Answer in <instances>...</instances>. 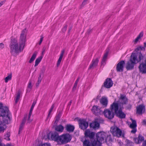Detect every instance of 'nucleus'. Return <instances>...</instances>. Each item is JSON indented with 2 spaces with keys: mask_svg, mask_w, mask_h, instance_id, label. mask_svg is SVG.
<instances>
[{
  "mask_svg": "<svg viewBox=\"0 0 146 146\" xmlns=\"http://www.w3.org/2000/svg\"><path fill=\"white\" fill-rule=\"evenodd\" d=\"M144 46H140L135 50V53H132L130 58L126 63L127 70L133 69L135 64H139L138 66L139 71L142 74H146V56L143 52L145 51L146 42L144 43Z\"/></svg>",
  "mask_w": 146,
  "mask_h": 146,
  "instance_id": "f257e3e1",
  "label": "nucleus"
},
{
  "mask_svg": "<svg viewBox=\"0 0 146 146\" xmlns=\"http://www.w3.org/2000/svg\"><path fill=\"white\" fill-rule=\"evenodd\" d=\"M26 29H25L22 31L21 34L19 42V47L16 39L13 38L11 40L9 47L11 50L10 52L13 55L15 56V53L21 52L23 50L26 42Z\"/></svg>",
  "mask_w": 146,
  "mask_h": 146,
  "instance_id": "f03ea898",
  "label": "nucleus"
},
{
  "mask_svg": "<svg viewBox=\"0 0 146 146\" xmlns=\"http://www.w3.org/2000/svg\"><path fill=\"white\" fill-rule=\"evenodd\" d=\"M120 100H122V102H113L110 106V109L112 111L114 110L115 115L120 119H122L125 117L126 114L122 111L123 108V105L126 104L128 102V99L125 95L120 94Z\"/></svg>",
  "mask_w": 146,
  "mask_h": 146,
  "instance_id": "7ed1b4c3",
  "label": "nucleus"
},
{
  "mask_svg": "<svg viewBox=\"0 0 146 146\" xmlns=\"http://www.w3.org/2000/svg\"><path fill=\"white\" fill-rule=\"evenodd\" d=\"M11 115L8 108L4 107L3 104L0 103V117H3V123L1 121L0 124L4 126L10 123L11 120Z\"/></svg>",
  "mask_w": 146,
  "mask_h": 146,
  "instance_id": "20e7f679",
  "label": "nucleus"
},
{
  "mask_svg": "<svg viewBox=\"0 0 146 146\" xmlns=\"http://www.w3.org/2000/svg\"><path fill=\"white\" fill-rule=\"evenodd\" d=\"M107 133L104 132L100 131L97 133L96 135V139L95 138V140L92 143V146H101L102 143L101 142H104Z\"/></svg>",
  "mask_w": 146,
  "mask_h": 146,
  "instance_id": "39448f33",
  "label": "nucleus"
},
{
  "mask_svg": "<svg viewBox=\"0 0 146 146\" xmlns=\"http://www.w3.org/2000/svg\"><path fill=\"white\" fill-rule=\"evenodd\" d=\"M61 140L59 143V145H62L70 142L71 140V136L69 133L62 134L60 135Z\"/></svg>",
  "mask_w": 146,
  "mask_h": 146,
  "instance_id": "423d86ee",
  "label": "nucleus"
},
{
  "mask_svg": "<svg viewBox=\"0 0 146 146\" xmlns=\"http://www.w3.org/2000/svg\"><path fill=\"white\" fill-rule=\"evenodd\" d=\"M50 135L51 140L57 142V144L59 145V143L61 139L60 135L59 136L58 133L56 131L54 133H49L47 134V138L49 139L50 138Z\"/></svg>",
  "mask_w": 146,
  "mask_h": 146,
  "instance_id": "0eeeda50",
  "label": "nucleus"
},
{
  "mask_svg": "<svg viewBox=\"0 0 146 146\" xmlns=\"http://www.w3.org/2000/svg\"><path fill=\"white\" fill-rule=\"evenodd\" d=\"M80 128L83 130L86 129L88 126V122L84 119H79L78 121Z\"/></svg>",
  "mask_w": 146,
  "mask_h": 146,
  "instance_id": "6e6552de",
  "label": "nucleus"
},
{
  "mask_svg": "<svg viewBox=\"0 0 146 146\" xmlns=\"http://www.w3.org/2000/svg\"><path fill=\"white\" fill-rule=\"evenodd\" d=\"M108 109H106L103 111V113L106 117L109 119H112L114 117L115 112H112Z\"/></svg>",
  "mask_w": 146,
  "mask_h": 146,
  "instance_id": "1a4fd4ad",
  "label": "nucleus"
},
{
  "mask_svg": "<svg viewBox=\"0 0 146 146\" xmlns=\"http://www.w3.org/2000/svg\"><path fill=\"white\" fill-rule=\"evenodd\" d=\"M97 106H93L92 109V111L93 113L96 115H99L103 113V111L101 110V108H99Z\"/></svg>",
  "mask_w": 146,
  "mask_h": 146,
  "instance_id": "9d476101",
  "label": "nucleus"
},
{
  "mask_svg": "<svg viewBox=\"0 0 146 146\" xmlns=\"http://www.w3.org/2000/svg\"><path fill=\"white\" fill-rule=\"evenodd\" d=\"M125 64L124 60L119 62L117 64L116 70L117 72H122L123 71L124 65Z\"/></svg>",
  "mask_w": 146,
  "mask_h": 146,
  "instance_id": "9b49d317",
  "label": "nucleus"
},
{
  "mask_svg": "<svg viewBox=\"0 0 146 146\" xmlns=\"http://www.w3.org/2000/svg\"><path fill=\"white\" fill-rule=\"evenodd\" d=\"M113 84V82L111 79V78H108L104 82V85L102 86L101 89H103L104 87L107 88H110L112 86Z\"/></svg>",
  "mask_w": 146,
  "mask_h": 146,
  "instance_id": "f8f14e48",
  "label": "nucleus"
},
{
  "mask_svg": "<svg viewBox=\"0 0 146 146\" xmlns=\"http://www.w3.org/2000/svg\"><path fill=\"white\" fill-rule=\"evenodd\" d=\"M144 137L141 134H139L137 137H134L133 138V141L136 144L141 143L144 141Z\"/></svg>",
  "mask_w": 146,
  "mask_h": 146,
  "instance_id": "ddd939ff",
  "label": "nucleus"
},
{
  "mask_svg": "<svg viewBox=\"0 0 146 146\" xmlns=\"http://www.w3.org/2000/svg\"><path fill=\"white\" fill-rule=\"evenodd\" d=\"M100 56H99L98 58H96L93 59L91 64H90L89 68L88 69H92L94 67H96L98 63L99 62V59L100 58Z\"/></svg>",
  "mask_w": 146,
  "mask_h": 146,
  "instance_id": "4468645a",
  "label": "nucleus"
},
{
  "mask_svg": "<svg viewBox=\"0 0 146 146\" xmlns=\"http://www.w3.org/2000/svg\"><path fill=\"white\" fill-rule=\"evenodd\" d=\"M108 102V99L106 97L103 96L100 100V103L103 108H106L107 106Z\"/></svg>",
  "mask_w": 146,
  "mask_h": 146,
  "instance_id": "2eb2a0df",
  "label": "nucleus"
},
{
  "mask_svg": "<svg viewBox=\"0 0 146 146\" xmlns=\"http://www.w3.org/2000/svg\"><path fill=\"white\" fill-rule=\"evenodd\" d=\"M104 122V120L103 119H101L100 118L96 119L94 122V129H98L100 126V123H103Z\"/></svg>",
  "mask_w": 146,
  "mask_h": 146,
  "instance_id": "dca6fc26",
  "label": "nucleus"
},
{
  "mask_svg": "<svg viewBox=\"0 0 146 146\" xmlns=\"http://www.w3.org/2000/svg\"><path fill=\"white\" fill-rule=\"evenodd\" d=\"M145 110V106L143 104L139 105L137 107V113L139 114H142L143 110Z\"/></svg>",
  "mask_w": 146,
  "mask_h": 146,
  "instance_id": "f3484780",
  "label": "nucleus"
},
{
  "mask_svg": "<svg viewBox=\"0 0 146 146\" xmlns=\"http://www.w3.org/2000/svg\"><path fill=\"white\" fill-rule=\"evenodd\" d=\"M116 132L113 135V136L119 137L122 136L123 137H124V133H122V131L119 128L117 129V130H116Z\"/></svg>",
  "mask_w": 146,
  "mask_h": 146,
  "instance_id": "a211bd4d",
  "label": "nucleus"
},
{
  "mask_svg": "<svg viewBox=\"0 0 146 146\" xmlns=\"http://www.w3.org/2000/svg\"><path fill=\"white\" fill-rule=\"evenodd\" d=\"M74 129V127L71 124H68L66 125V129L69 132H72Z\"/></svg>",
  "mask_w": 146,
  "mask_h": 146,
  "instance_id": "6ab92c4d",
  "label": "nucleus"
},
{
  "mask_svg": "<svg viewBox=\"0 0 146 146\" xmlns=\"http://www.w3.org/2000/svg\"><path fill=\"white\" fill-rule=\"evenodd\" d=\"M64 52L65 50H62L61 52V53L60 54L59 58L57 64V66L58 67L59 66L60 63Z\"/></svg>",
  "mask_w": 146,
  "mask_h": 146,
  "instance_id": "aec40b11",
  "label": "nucleus"
},
{
  "mask_svg": "<svg viewBox=\"0 0 146 146\" xmlns=\"http://www.w3.org/2000/svg\"><path fill=\"white\" fill-rule=\"evenodd\" d=\"M112 141V138L111 137V135H107V136H106V137H105V138L104 142H105L107 144H108V143H111V142Z\"/></svg>",
  "mask_w": 146,
  "mask_h": 146,
  "instance_id": "412c9836",
  "label": "nucleus"
},
{
  "mask_svg": "<svg viewBox=\"0 0 146 146\" xmlns=\"http://www.w3.org/2000/svg\"><path fill=\"white\" fill-rule=\"evenodd\" d=\"M108 54V52H106L104 54V56L102 59V61L101 62V66L102 65L104 66L106 64Z\"/></svg>",
  "mask_w": 146,
  "mask_h": 146,
  "instance_id": "4be33fe9",
  "label": "nucleus"
},
{
  "mask_svg": "<svg viewBox=\"0 0 146 146\" xmlns=\"http://www.w3.org/2000/svg\"><path fill=\"white\" fill-rule=\"evenodd\" d=\"M130 119L131 120L132 123L130 125L129 127L131 129L136 128L137 126L136 121L132 118H131Z\"/></svg>",
  "mask_w": 146,
  "mask_h": 146,
  "instance_id": "5701e85b",
  "label": "nucleus"
},
{
  "mask_svg": "<svg viewBox=\"0 0 146 146\" xmlns=\"http://www.w3.org/2000/svg\"><path fill=\"white\" fill-rule=\"evenodd\" d=\"M55 130L56 131L58 132H62L64 130L63 126L61 125L56 126L55 127Z\"/></svg>",
  "mask_w": 146,
  "mask_h": 146,
  "instance_id": "b1692460",
  "label": "nucleus"
},
{
  "mask_svg": "<svg viewBox=\"0 0 146 146\" xmlns=\"http://www.w3.org/2000/svg\"><path fill=\"white\" fill-rule=\"evenodd\" d=\"M37 53V52L36 51L34 52L29 61V63H31L34 61L35 58H36Z\"/></svg>",
  "mask_w": 146,
  "mask_h": 146,
  "instance_id": "393cba45",
  "label": "nucleus"
},
{
  "mask_svg": "<svg viewBox=\"0 0 146 146\" xmlns=\"http://www.w3.org/2000/svg\"><path fill=\"white\" fill-rule=\"evenodd\" d=\"M143 31H141V32L139 33L138 35L137 36L134 40V42L135 43H137L138 41V40L143 36Z\"/></svg>",
  "mask_w": 146,
  "mask_h": 146,
  "instance_id": "a878e982",
  "label": "nucleus"
},
{
  "mask_svg": "<svg viewBox=\"0 0 146 146\" xmlns=\"http://www.w3.org/2000/svg\"><path fill=\"white\" fill-rule=\"evenodd\" d=\"M119 128L118 127H117L116 126H114L113 127H112L111 128L110 131L112 133L113 135L116 132V130H117V129H118Z\"/></svg>",
  "mask_w": 146,
  "mask_h": 146,
  "instance_id": "bb28decb",
  "label": "nucleus"
},
{
  "mask_svg": "<svg viewBox=\"0 0 146 146\" xmlns=\"http://www.w3.org/2000/svg\"><path fill=\"white\" fill-rule=\"evenodd\" d=\"M21 93V90H19L17 94V95L15 97V103L16 104L18 102L20 98V94Z\"/></svg>",
  "mask_w": 146,
  "mask_h": 146,
  "instance_id": "cd10ccee",
  "label": "nucleus"
},
{
  "mask_svg": "<svg viewBox=\"0 0 146 146\" xmlns=\"http://www.w3.org/2000/svg\"><path fill=\"white\" fill-rule=\"evenodd\" d=\"M43 56H40L35 61V66L36 67L37 66L39 62L41 61Z\"/></svg>",
  "mask_w": 146,
  "mask_h": 146,
  "instance_id": "c85d7f7f",
  "label": "nucleus"
},
{
  "mask_svg": "<svg viewBox=\"0 0 146 146\" xmlns=\"http://www.w3.org/2000/svg\"><path fill=\"white\" fill-rule=\"evenodd\" d=\"M36 100H34V101L32 105L31 106L29 112V113H32V112L33 110V109L34 108V107L36 104Z\"/></svg>",
  "mask_w": 146,
  "mask_h": 146,
  "instance_id": "c756f323",
  "label": "nucleus"
},
{
  "mask_svg": "<svg viewBox=\"0 0 146 146\" xmlns=\"http://www.w3.org/2000/svg\"><path fill=\"white\" fill-rule=\"evenodd\" d=\"M12 78V74H10L5 79V82L6 83L8 82L9 80H11Z\"/></svg>",
  "mask_w": 146,
  "mask_h": 146,
  "instance_id": "7c9ffc66",
  "label": "nucleus"
},
{
  "mask_svg": "<svg viewBox=\"0 0 146 146\" xmlns=\"http://www.w3.org/2000/svg\"><path fill=\"white\" fill-rule=\"evenodd\" d=\"M79 78H78L76 80V81H75V82L74 83V86H73V88H72L73 90H75L76 89V87H77V85L78 83V82L79 80Z\"/></svg>",
  "mask_w": 146,
  "mask_h": 146,
  "instance_id": "2f4dec72",
  "label": "nucleus"
},
{
  "mask_svg": "<svg viewBox=\"0 0 146 146\" xmlns=\"http://www.w3.org/2000/svg\"><path fill=\"white\" fill-rule=\"evenodd\" d=\"M127 146H133V143L131 141L127 140Z\"/></svg>",
  "mask_w": 146,
  "mask_h": 146,
  "instance_id": "473e14b6",
  "label": "nucleus"
},
{
  "mask_svg": "<svg viewBox=\"0 0 146 146\" xmlns=\"http://www.w3.org/2000/svg\"><path fill=\"white\" fill-rule=\"evenodd\" d=\"M32 113H29L28 118L27 122V124L28 123H30L32 121V119H30Z\"/></svg>",
  "mask_w": 146,
  "mask_h": 146,
  "instance_id": "72a5a7b5",
  "label": "nucleus"
},
{
  "mask_svg": "<svg viewBox=\"0 0 146 146\" xmlns=\"http://www.w3.org/2000/svg\"><path fill=\"white\" fill-rule=\"evenodd\" d=\"M6 138L5 139H6L8 141H10V139L9 138L10 136V133L9 132H7L6 134L5 135Z\"/></svg>",
  "mask_w": 146,
  "mask_h": 146,
  "instance_id": "f704fd0d",
  "label": "nucleus"
},
{
  "mask_svg": "<svg viewBox=\"0 0 146 146\" xmlns=\"http://www.w3.org/2000/svg\"><path fill=\"white\" fill-rule=\"evenodd\" d=\"M54 107V104H53L52 105V106L49 110V112L48 113V117H49V116L50 114V113H51V112H52Z\"/></svg>",
  "mask_w": 146,
  "mask_h": 146,
  "instance_id": "c9c22d12",
  "label": "nucleus"
},
{
  "mask_svg": "<svg viewBox=\"0 0 146 146\" xmlns=\"http://www.w3.org/2000/svg\"><path fill=\"white\" fill-rule=\"evenodd\" d=\"M46 70V68L44 66H42L41 70L40 72V74H41V75H43L44 73L45 72V71Z\"/></svg>",
  "mask_w": 146,
  "mask_h": 146,
  "instance_id": "e433bc0d",
  "label": "nucleus"
},
{
  "mask_svg": "<svg viewBox=\"0 0 146 146\" xmlns=\"http://www.w3.org/2000/svg\"><path fill=\"white\" fill-rule=\"evenodd\" d=\"M24 126V125L21 124H20L18 134H19L20 133V132L21 131L23 130V128Z\"/></svg>",
  "mask_w": 146,
  "mask_h": 146,
  "instance_id": "4c0bfd02",
  "label": "nucleus"
},
{
  "mask_svg": "<svg viewBox=\"0 0 146 146\" xmlns=\"http://www.w3.org/2000/svg\"><path fill=\"white\" fill-rule=\"evenodd\" d=\"M27 117H25L23 119L22 122L21 124L24 125V124L26 122L27 120Z\"/></svg>",
  "mask_w": 146,
  "mask_h": 146,
  "instance_id": "58836bf2",
  "label": "nucleus"
},
{
  "mask_svg": "<svg viewBox=\"0 0 146 146\" xmlns=\"http://www.w3.org/2000/svg\"><path fill=\"white\" fill-rule=\"evenodd\" d=\"M28 88L31 89L32 88V82L31 81H29V84L28 86Z\"/></svg>",
  "mask_w": 146,
  "mask_h": 146,
  "instance_id": "ea45409f",
  "label": "nucleus"
},
{
  "mask_svg": "<svg viewBox=\"0 0 146 146\" xmlns=\"http://www.w3.org/2000/svg\"><path fill=\"white\" fill-rule=\"evenodd\" d=\"M60 118L59 117H57L56 116V119L54 122V124L55 125H56L58 121H59Z\"/></svg>",
  "mask_w": 146,
  "mask_h": 146,
  "instance_id": "a19ab883",
  "label": "nucleus"
},
{
  "mask_svg": "<svg viewBox=\"0 0 146 146\" xmlns=\"http://www.w3.org/2000/svg\"><path fill=\"white\" fill-rule=\"evenodd\" d=\"M42 79V78L41 77V74H40L39 77H38V80L37 81V82H38V83H40Z\"/></svg>",
  "mask_w": 146,
  "mask_h": 146,
  "instance_id": "79ce46f5",
  "label": "nucleus"
},
{
  "mask_svg": "<svg viewBox=\"0 0 146 146\" xmlns=\"http://www.w3.org/2000/svg\"><path fill=\"white\" fill-rule=\"evenodd\" d=\"M67 25H66L62 29V31L63 32H65L67 28Z\"/></svg>",
  "mask_w": 146,
  "mask_h": 146,
  "instance_id": "37998d69",
  "label": "nucleus"
},
{
  "mask_svg": "<svg viewBox=\"0 0 146 146\" xmlns=\"http://www.w3.org/2000/svg\"><path fill=\"white\" fill-rule=\"evenodd\" d=\"M41 146H51V145L50 143H46L41 144Z\"/></svg>",
  "mask_w": 146,
  "mask_h": 146,
  "instance_id": "c03bdc74",
  "label": "nucleus"
},
{
  "mask_svg": "<svg viewBox=\"0 0 146 146\" xmlns=\"http://www.w3.org/2000/svg\"><path fill=\"white\" fill-rule=\"evenodd\" d=\"M132 129L131 131V133H135L137 131V129L136 128H132Z\"/></svg>",
  "mask_w": 146,
  "mask_h": 146,
  "instance_id": "a18cd8bd",
  "label": "nucleus"
},
{
  "mask_svg": "<svg viewBox=\"0 0 146 146\" xmlns=\"http://www.w3.org/2000/svg\"><path fill=\"white\" fill-rule=\"evenodd\" d=\"M43 38V37L42 35H41L40 36V39L39 42V45H40L41 44V43L42 41Z\"/></svg>",
  "mask_w": 146,
  "mask_h": 146,
  "instance_id": "49530a36",
  "label": "nucleus"
},
{
  "mask_svg": "<svg viewBox=\"0 0 146 146\" xmlns=\"http://www.w3.org/2000/svg\"><path fill=\"white\" fill-rule=\"evenodd\" d=\"M131 105L130 104H129L126 107V108L127 110H130L131 108Z\"/></svg>",
  "mask_w": 146,
  "mask_h": 146,
  "instance_id": "de8ad7c7",
  "label": "nucleus"
},
{
  "mask_svg": "<svg viewBox=\"0 0 146 146\" xmlns=\"http://www.w3.org/2000/svg\"><path fill=\"white\" fill-rule=\"evenodd\" d=\"M88 0H84L82 4V6H84L86 4V2H87Z\"/></svg>",
  "mask_w": 146,
  "mask_h": 146,
  "instance_id": "09e8293b",
  "label": "nucleus"
},
{
  "mask_svg": "<svg viewBox=\"0 0 146 146\" xmlns=\"http://www.w3.org/2000/svg\"><path fill=\"white\" fill-rule=\"evenodd\" d=\"M88 0H84L82 4V6H84L86 4V2H87Z\"/></svg>",
  "mask_w": 146,
  "mask_h": 146,
  "instance_id": "8fccbe9b",
  "label": "nucleus"
},
{
  "mask_svg": "<svg viewBox=\"0 0 146 146\" xmlns=\"http://www.w3.org/2000/svg\"><path fill=\"white\" fill-rule=\"evenodd\" d=\"M62 115V113L61 112H59L58 115L56 116L57 117L60 118Z\"/></svg>",
  "mask_w": 146,
  "mask_h": 146,
  "instance_id": "3c124183",
  "label": "nucleus"
},
{
  "mask_svg": "<svg viewBox=\"0 0 146 146\" xmlns=\"http://www.w3.org/2000/svg\"><path fill=\"white\" fill-rule=\"evenodd\" d=\"M89 126L90 128H93L94 129V122L90 123Z\"/></svg>",
  "mask_w": 146,
  "mask_h": 146,
  "instance_id": "603ef678",
  "label": "nucleus"
},
{
  "mask_svg": "<svg viewBox=\"0 0 146 146\" xmlns=\"http://www.w3.org/2000/svg\"><path fill=\"white\" fill-rule=\"evenodd\" d=\"M142 124L144 125H146V120L144 119L142 122Z\"/></svg>",
  "mask_w": 146,
  "mask_h": 146,
  "instance_id": "864d4df0",
  "label": "nucleus"
},
{
  "mask_svg": "<svg viewBox=\"0 0 146 146\" xmlns=\"http://www.w3.org/2000/svg\"><path fill=\"white\" fill-rule=\"evenodd\" d=\"M92 31V29H89L88 30L87 32V33L88 34H89Z\"/></svg>",
  "mask_w": 146,
  "mask_h": 146,
  "instance_id": "5fc2aeb1",
  "label": "nucleus"
},
{
  "mask_svg": "<svg viewBox=\"0 0 146 146\" xmlns=\"http://www.w3.org/2000/svg\"><path fill=\"white\" fill-rule=\"evenodd\" d=\"M4 130V128L3 127L0 126V132L3 131Z\"/></svg>",
  "mask_w": 146,
  "mask_h": 146,
  "instance_id": "6e6d98bb",
  "label": "nucleus"
},
{
  "mask_svg": "<svg viewBox=\"0 0 146 146\" xmlns=\"http://www.w3.org/2000/svg\"><path fill=\"white\" fill-rule=\"evenodd\" d=\"M142 146H146V140L144 141L143 142Z\"/></svg>",
  "mask_w": 146,
  "mask_h": 146,
  "instance_id": "4d7b16f0",
  "label": "nucleus"
},
{
  "mask_svg": "<svg viewBox=\"0 0 146 146\" xmlns=\"http://www.w3.org/2000/svg\"><path fill=\"white\" fill-rule=\"evenodd\" d=\"M4 46L3 43H1L0 44V48L2 49L4 47Z\"/></svg>",
  "mask_w": 146,
  "mask_h": 146,
  "instance_id": "13d9d810",
  "label": "nucleus"
},
{
  "mask_svg": "<svg viewBox=\"0 0 146 146\" xmlns=\"http://www.w3.org/2000/svg\"><path fill=\"white\" fill-rule=\"evenodd\" d=\"M72 28V26L70 27H69V30H68V33H69L70 32V31L71 30Z\"/></svg>",
  "mask_w": 146,
  "mask_h": 146,
  "instance_id": "bf43d9fd",
  "label": "nucleus"
},
{
  "mask_svg": "<svg viewBox=\"0 0 146 146\" xmlns=\"http://www.w3.org/2000/svg\"><path fill=\"white\" fill-rule=\"evenodd\" d=\"M40 83H38V82H37L36 84V86L37 87H38V86Z\"/></svg>",
  "mask_w": 146,
  "mask_h": 146,
  "instance_id": "052dcab7",
  "label": "nucleus"
},
{
  "mask_svg": "<svg viewBox=\"0 0 146 146\" xmlns=\"http://www.w3.org/2000/svg\"><path fill=\"white\" fill-rule=\"evenodd\" d=\"M31 89H27V93H28V92H30V91H31Z\"/></svg>",
  "mask_w": 146,
  "mask_h": 146,
  "instance_id": "680f3d73",
  "label": "nucleus"
},
{
  "mask_svg": "<svg viewBox=\"0 0 146 146\" xmlns=\"http://www.w3.org/2000/svg\"><path fill=\"white\" fill-rule=\"evenodd\" d=\"M0 146H11V145H6L5 146V144H2V143H0Z\"/></svg>",
  "mask_w": 146,
  "mask_h": 146,
  "instance_id": "e2e57ef3",
  "label": "nucleus"
},
{
  "mask_svg": "<svg viewBox=\"0 0 146 146\" xmlns=\"http://www.w3.org/2000/svg\"><path fill=\"white\" fill-rule=\"evenodd\" d=\"M4 2V1H1L0 3V7L3 4V3Z\"/></svg>",
  "mask_w": 146,
  "mask_h": 146,
  "instance_id": "0e129e2a",
  "label": "nucleus"
},
{
  "mask_svg": "<svg viewBox=\"0 0 146 146\" xmlns=\"http://www.w3.org/2000/svg\"><path fill=\"white\" fill-rule=\"evenodd\" d=\"M72 102V100H70V101L69 103H68V106H70L71 103Z\"/></svg>",
  "mask_w": 146,
  "mask_h": 146,
  "instance_id": "69168bd1",
  "label": "nucleus"
},
{
  "mask_svg": "<svg viewBox=\"0 0 146 146\" xmlns=\"http://www.w3.org/2000/svg\"><path fill=\"white\" fill-rule=\"evenodd\" d=\"M99 96H97V97H96V99H99Z\"/></svg>",
  "mask_w": 146,
  "mask_h": 146,
  "instance_id": "338daca9",
  "label": "nucleus"
},
{
  "mask_svg": "<svg viewBox=\"0 0 146 146\" xmlns=\"http://www.w3.org/2000/svg\"><path fill=\"white\" fill-rule=\"evenodd\" d=\"M65 146H70L68 144L66 145Z\"/></svg>",
  "mask_w": 146,
  "mask_h": 146,
  "instance_id": "774afa93",
  "label": "nucleus"
}]
</instances>
